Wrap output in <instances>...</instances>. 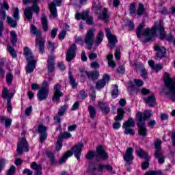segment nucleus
I'll list each match as a JSON object with an SVG mask.
<instances>
[{
  "mask_svg": "<svg viewBox=\"0 0 175 175\" xmlns=\"http://www.w3.org/2000/svg\"><path fill=\"white\" fill-rule=\"evenodd\" d=\"M144 28V24L141 23L136 29V34L139 39L142 38L143 35L146 38L143 41L144 43H148L150 40H152L157 36V31L160 33V39L162 40L166 37V33H165V29H163V23L162 22H156L154 27L150 30L147 28L143 31Z\"/></svg>",
  "mask_w": 175,
  "mask_h": 175,
  "instance_id": "1",
  "label": "nucleus"
},
{
  "mask_svg": "<svg viewBox=\"0 0 175 175\" xmlns=\"http://www.w3.org/2000/svg\"><path fill=\"white\" fill-rule=\"evenodd\" d=\"M164 83L166 88L163 90V94L167 95L168 99L172 102H175V81L171 78L164 79Z\"/></svg>",
  "mask_w": 175,
  "mask_h": 175,
  "instance_id": "2",
  "label": "nucleus"
},
{
  "mask_svg": "<svg viewBox=\"0 0 175 175\" xmlns=\"http://www.w3.org/2000/svg\"><path fill=\"white\" fill-rule=\"evenodd\" d=\"M30 32H31L33 35H36V47H38L40 53H41V54H43V53H44L45 41L42 36V31H40V30H38L36 26H35L34 25H31Z\"/></svg>",
  "mask_w": 175,
  "mask_h": 175,
  "instance_id": "3",
  "label": "nucleus"
},
{
  "mask_svg": "<svg viewBox=\"0 0 175 175\" xmlns=\"http://www.w3.org/2000/svg\"><path fill=\"white\" fill-rule=\"evenodd\" d=\"M83 144H78L73 148H72V150H68L64 156H63L59 161V163L60 165H62L68 159V157H72V155H74L75 158H77V161H80V157L81 155V148H83Z\"/></svg>",
  "mask_w": 175,
  "mask_h": 175,
  "instance_id": "4",
  "label": "nucleus"
},
{
  "mask_svg": "<svg viewBox=\"0 0 175 175\" xmlns=\"http://www.w3.org/2000/svg\"><path fill=\"white\" fill-rule=\"evenodd\" d=\"M137 126L138 127V134L139 136L146 137L147 136V127H146V122L143 120V113L138 112L137 113Z\"/></svg>",
  "mask_w": 175,
  "mask_h": 175,
  "instance_id": "5",
  "label": "nucleus"
},
{
  "mask_svg": "<svg viewBox=\"0 0 175 175\" xmlns=\"http://www.w3.org/2000/svg\"><path fill=\"white\" fill-rule=\"evenodd\" d=\"M107 170V172H113V166L111 165H100V164H94L90 163L89 165V172L91 173H95L98 172V173H103V170Z\"/></svg>",
  "mask_w": 175,
  "mask_h": 175,
  "instance_id": "6",
  "label": "nucleus"
},
{
  "mask_svg": "<svg viewBox=\"0 0 175 175\" xmlns=\"http://www.w3.org/2000/svg\"><path fill=\"white\" fill-rule=\"evenodd\" d=\"M47 98H49V83L47 81H44L37 93V98L40 102H42V100H46Z\"/></svg>",
  "mask_w": 175,
  "mask_h": 175,
  "instance_id": "7",
  "label": "nucleus"
},
{
  "mask_svg": "<svg viewBox=\"0 0 175 175\" xmlns=\"http://www.w3.org/2000/svg\"><path fill=\"white\" fill-rule=\"evenodd\" d=\"M161 144H162V141L161 139H157L154 142V158L157 159L159 163H165V156L162 151L161 150Z\"/></svg>",
  "mask_w": 175,
  "mask_h": 175,
  "instance_id": "8",
  "label": "nucleus"
},
{
  "mask_svg": "<svg viewBox=\"0 0 175 175\" xmlns=\"http://www.w3.org/2000/svg\"><path fill=\"white\" fill-rule=\"evenodd\" d=\"M37 1H33L32 7H27L24 10L25 16L27 20H32V17L33 14L32 12H35V13H39L40 8L38 6Z\"/></svg>",
  "mask_w": 175,
  "mask_h": 175,
  "instance_id": "9",
  "label": "nucleus"
},
{
  "mask_svg": "<svg viewBox=\"0 0 175 175\" xmlns=\"http://www.w3.org/2000/svg\"><path fill=\"white\" fill-rule=\"evenodd\" d=\"M135 125H136V123L132 118H129L128 120L124 122L122 129H124V135H135V131L131 129L135 126Z\"/></svg>",
  "mask_w": 175,
  "mask_h": 175,
  "instance_id": "10",
  "label": "nucleus"
},
{
  "mask_svg": "<svg viewBox=\"0 0 175 175\" xmlns=\"http://www.w3.org/2000/svg\"><path fill=\"white\" fill-rule=\"evenodd\" d=\"M125 117V110L122 108L118 109V116L114 118L115 122L113 124V129H120L121 128L120 121Z\"/></svg>",
  "mask_w": 175,
  "mask_h": 175,
  "instance_id": "11",
  "label": "nucleus"
},
{
  "mask_svg": "<svg viewBox=\"0 0 175 175\" xmlns=\"http://www.w3.org/2000/svg\"><path fill=\"white\" fill-rule=\"evenodd\" d=\"M95 29H90L87 33L84 38V42L88 46V49L91 50L92 46H94V40H95Z\"/></svg>",
  "mask_w": 175,
  "mask_h": 175,
  "instance_id": "12",
  "label": "nucleus"
},
{
  "mask_svg": "<svg viewBox=\"0 0 175 175\" xmlns=\"http://www.w3.org/2000/svg\"><path fill=\"white\" fill-rule=\"evenodd\" d=\"M16 151L18 155H23L24 154L23 151L28 152L29 151V146H28V142L27 139L21 138L17 145Z\"/></svg>",
  "mask_w": 175,
  "mask_h": 175,
  "instance_id": "13",
  "label": "nucleus"
},
{
  "mask_svg": "<svg viewBox=\"0 0 175 175\" xmlns=\"http://www.w3.org/2000/svg\"><path fill=\"white\" fill-rule=\"evenodd\" d=\"M13 17L14 19L10 16H7V21L10 27H12V28H16L17 27V21L20 19V10H18V8H16L14 9Z\"/></svg>",
  "mask_w": 175,
  "mask_h": 175,
  "instance_id": "14",
  "label": "nucleus"
},
{
  "mask_svg": "<svg viewBox=\"0 0 175 175\" xmlns=\"http://www.w3.org/2000/svg\"><path fill=\"white\" fill-rule=\"evenodd\" d=\"M61 3H62V0H53V1L49 5V9L51 12V18H57V17H58L57 6H61Z\"/></svg>",
  "mask_w": 175,
  "mask_h": 175,
  "instance_id": "15",
  "label": "nucleus"
},
{
  "mask_svg": "<svg viewBox=\"0 0 175 175\" xmlns=\"http://www.w3.org/2000/svg\"><path fill=\"white\" fill-rule=\"evenodd\" d=\"M14 96V94L11 92L9 93V90H8V88H4L2 91V97L4 99H7V106H8V113H12V110L13 107H12V103H10L12 101V98Z\"/></svg>",
  "mask_w": 175,
  "mask_h": 175,
  "instance_id": "16",
  "label": "nucleus"
},
{
  "mask_svg": "<svg viewBox=\"0 0 175 175\" xmlns=\"http://www.w3.org/2000/svg\"><path fill=\"white\" fill-rule=\"evenodd\" d=\"M61 84L57 83L53 87V96L52 98L53 102H59L61 97L64 96V92L61 91Z\"/></svg>",
  "mask_w": 175,
  "mask_h": 175,
  "instance_id": "17",
  "label": "nucleus"
},
{
  "mask_svg": "<svg viewBox=\"0 0 175 175\" xmlns=\"http://www.w3.org/2000/svg\"><path fill=\"white\" fill-rule=\"evenodd\" d=\"M123 159L127 165H132L133 163L135 157L133 156V148L132 147L127 148L126 153L123 155Z\"/></svg>",
  "mask_w": 175,
  "mask_h": 175,
  "instance_id": "18",
  "label": "nucleus"
},
{
  "mask_svg": "<svg viewBox=\"0 0 175 175\" xmlns=\"http://www.w3.org/2000/svg\"><path fill=\"white\" fill-rule=\"evenodd\" d=\"M105 35L109 40L110 49H114V47H116V43H118V40H117V36L111 34V31L109 28L105 29Z\"/></svg>",
  "mask_w": 175,
  "mask_h": 175,
  "instance_id": "19",
  "label": "nucleus"
},
{
  "mask_svg": "<svg viewBox=\"0 0 175 175\" xmlns=\"http://www.w3.org/2000/svg\"><path fill=\"white\" fill-rule=\"evenodd\" d=\"M76 51H77V46H76V44H71L67 51L66 56V61L70 62V61H72V59L76 57Z\"/></svg>",
  "mask_w": 175,
  "mask_h": 175,
  "instance_id": "20",
  "label": "nucleus"
},
{
  "mask_svg": "<svg viewBox=\"0 0 175 175\" xmlns=\"http://www.w3.org/2000/svg\"><path fill=\"white\" fill-rule=\"evenodd\" d=\"M47 127L46 126H44L43 124H40L38 126V132L40 134V142L41 144H43V142L47 139Z\"/></svg>",
  "mask_w": 175,
  "mask_h": 175,
  "instance_id": "21",
  "label": "nucleus"
},
{
  "mask_svg": "<svg viewBox=\"0 0 175 175\" xmlns=\"http://www.w3.org/2000/svg\"><path fill=\"white\" fill-rule=\"evenodd\" d=\"M110 81V76H109L107 74H105L103 79L98 80L96 83V90H102L103 87L106 85L107 83H109Z\"/></svg>",
  "mask_w": 175,
  "mask_h": 175,
  "instance_id": "22",
  "label": "nucleus"
},
{
  "mask_svg": "<svg viewBox=\"0 0 175 175\" xmlns=\"http://www.w3.org/2000/svg\"><path fill=\"white\" fill-rule=\"evenodd\" d=\"M135 152L139 158H142L145 161H150V156H148L147 152H146V151H144L142 148L136 146Z\"/></svg>",
  "mask_w": 175,
  "mask_h": 175,
  "instance_id": "23",
  "label": "nucleus"
},
{
  "mask_svg": "<svg viewBox=\"0 0 175 175\" xmlns=\"http://www.w3.org/2000/svg\"><path fill=\"white\" fill-rule=\"evenodd\" d=\"M143 100H144V102L146 105H148L150 107H154L155 106L156 98H155V95L154 94L148 96L147 98L144 97Z\"/></svg>",
  "mask_w": 175,
  "mask_h": 175,
  "instance_id": "24",
  "label": "nucleus"
},
{
  "mask_svg": "<svg viewBox=\"0 0 175 175\" xmlns=\"http://www.w3.org/2000/svg\"><path fill=\"white\" fill-rule=\"evenodd\" d=\"M96 151L103 161H107L109 159V155H107V153L106 152V150L103 148V146L99 145L96 149Z\"/></svg>",
  "mask_w": 175,
  "mask_h": 175,
  "instance_id": "25",
  "label": "nucleus"
},
{
  "mask_svg": "<svg viewBox=\"0 0 175 175\" xmlns=\"http://www.w3.org/2000/svg\"><path fill=\"white\" fill-rule=\"evenodd\" d=\"M23 54H24L27 62H32V61H36V60H35V59L33 57L32 51L27 46L24 48Z\"/></svg>",
  "mask_w": 175,
  "mask_h": 175,
  "instance_id": "26",
  "label": "nucleus"
},
{
  "mask_svg": "<svg viewBox=\"0 0 175 175\" xmlns=\"http://www.w3.org/2000/svg\"><path fill=\"white\" fill-rule=\"evenodd\" d=\"M98 107L104 114H109V113H110V107H109L107 103L98 101Z\"/></svg>",
  "mask_w": 175,
  "mask_h": 175,
  "instance_id": "27",
  "label": "nucleus"
},
{
  "mask_svg": "<svg viewBox=\"0 0 175 175\" xmlns=\"http://www.w3.org/2000/svg\"><path fill=\"white\" fill-rule=\"evenodd\" d=\"M154 50L157 51L156 55L157 58H159V59H161V58H163V57H165L166 54V49H165V47L156 46L154 47Z\"/></svg>",
  "mask_w": 175,
  "mask_h": 175,
  "instance_id": "28",
  "label": "nucleus"
},
{
  "mask_svg": "<svg viewBox=\"0 0 175 175\" xmlns=\"http://www.w3.org/2000/svg\"><path fill=\"white\" fill-rule=\"evenodd\" d=\"M55 59V56L51 55L48 57V72L52 73L54 70V61Z\"/></svg>",
  "mask_w": 175,
  "mask_h": 175,
  "instance_id": "29",
  "label": "nucleus"
},
{
  "mask_svg": "<svg viewBox=\"0 0 175 175\" xmlns=\"http://www.w3.org/2000/svg\"><path fill=\"white\" fill-rule=\"evenodd\" d=\"M36 68V61L27 62V65L26 66V74L32 73Z\"/></svg>",
  "mask_w": 175,
  "mask_h": 175,
  "instance_id": "30",
  "label": "nucleus"
},
{
  "mask_svg": "<svg viewBox=\"0 0 175 175\" xmlns=\"http://www.w3.org/2000/svg\"><path fill=\"white\" fill-rule=\"evenodd\" d=\"M90 16V10H85L81 13H77L75 14L76 20H85Z\"/></svg>",
  "mask_w": 175,
  "mask_h": 175,
  "instance_id": "31",
  "label": "nucleus"
},
{
  "mask_svg": "<svg viewBox=\"0 0 175 175\" xmlns=\"http://www.w3.org/2000/svg\"><path fill=\"white\" fill-rule=\"evenodd\" d=\"M105 35L103 34V31H98V35L96 37V40L94 42V46L96 47H98V46H100L102 43V42H103V38H104Z\"/></svg>",
  "mask_w": 175,
  "mask_h": 175,
  "instance_id": "32",
  "label": "nucleus"
},
{
  "mask_svg": "<svg viewBox=\"0 0 175 175\" xmlns=\"http://www.w3.org/2000/svg\"><path fill=\"white\" fill-rule=\"evenodd\" d=\"M41 23L43 31L47 32L49 31V23L47 22V16L45 14H42L41 16Z\"/></svg>",
  "mask_w": 175,
  "mask_h": 175,
  "instance_id": "33",
  "label": "nucleus"
},
{
  "mask_svg": "<svg viewBox=\"0 0 175 175\" xmlns=\"http://www.w3.org/2000/svg\"><path fill=\"white\" fill-rule=\"evenodd\" d=\"M88 78L90 80H98L99 79V71L98 70H94L92 72H89V75Z\"/></svg>",
  "mask_w": 175,
  "mask_h": 175,
  "instance_id": "34",
  "label": "nucleus"
},
{
  "mask_svg": "<svg viewBox=\"0 0 175 175\" xmlns=\"http://www.w3.org/2000/svg\"><path fill=\"white\" fill-rule=\"evenodd\" d=\"M46 157L49 159L51 165H57V161H55V157H54V154L51 152L50 150L46 151Z\"/></svg>",
  "mask_w": 175,
  "mask_h": 175,
  "instance_id": "35",
  "label": "nucleus"
},
{
  "mask_svg": "<svg viewBox=\"0 0 175 175\" xmlns=\"http://www.w3.org/2000/svg\"><path fill=\"white\" fill-rule=\"evenodd\" d=\"M10 40L13 46H16V44L17 43V40H18V38H17V33H16L15 31H12L10 32Z\"/></svg>",
  "mask_w": 175,
  "mask_h": 175,
  "instance_id": "36",
  "label": "nucleus"
},
{
  "mask_svg": "<svg viewBox=\"0 0 175 175\" xmlns=\"http://www.w3.org/2000/svg\"><path fill=\"white\" fill-rule=\"evenodd\" d=\"M0 120L2 124H5V128H10V125H12V119H6L5 116H1Z\"/></svg>",
  "mask_w": 175,
  "mask_h": 175,
  "instance_id": "37",
  "label": "nucleus"
},
{
  "mask_svg": "<svg viewBox=\"0 0 175 175\" xmlns=\"http://www.w3.org/2000/svg\"><path fill=\"white\" fill-rule=\"evenodd\" d=\"M88 109L90 118L92 120H94L95 116H96V110H95V107H92V105H89Z\"/></svg>",
  "mask_w": 175,
  "mask_h": 175,
  "instance_id": "38",
  "label": "nucleus"
},
{
  "mask_svg": "<svg viewBox=\"0 0 175 175\" xmlns=\"http://www.w3.org/2000/svg\"><path fill=\"white\" fill-rule=\"evenodd\" d=\"M152 117V111L148 109L144 112V116L142 115V120L146 122V120H150V118Z\"/></svg>",
  "mask_w": 175,
  "mask_h": 175,
  "instance_id": "39",
  "label": "nucleus"
},
{
  "mask_svg": "<svg viewBox=\"0 0 175 175\" xmlns=\"http://www.w3.org/2000/svg\"><path fill=\"white\" fill-rule=\"evenodd\" d=\"M113 58H114L113 54H109L107 56V59L108 61V65L110 68H116V63L113 61Z\"/></svg>",
  "mask_w": 175,
  "mask_h": 175,
  "instance_id": "40",
  "label": "nucleus"
},
{
  "mask_svg": "<svg viewBox=\"0 0 175 175\" xmlns=\"http://www.w3.org/2000/svg\"><path fill=\"white\" fill-rule=\"evenodd\" d=\"M68 77L70 79V84H71V87L72 88H76L77 87V83H76V80L70 71L68 72Z\"/></svg>",
  "mask_w": 175,
  "mask_h": 175,
  "instance_id": "41",
  "label": "nucleus"
},
{
  "mask_svg": "<svg viewBox=\"0 0 175 175\" xmlns=\"http://www.w3.org/2000/svg\"><path fill=\"white\" fill-rule=\"evenodd\" d=\"M144 13H146L144 5H143V3H139L137 8V16H143Z\"/></svg>",
  "mask_w": 175,
  "mask_h": 175,
  "instance_id": "42",
  "label": "nucleus"
},
{
  "mask_svg": "<svg viewBox=\"0 0 175 175\" xmlns=\"http://www.w3.org/2000/svg\"><path fill=\"white\" fill-rule=\"evenodd\" d=\"M98 18H100V20H107V18H109V14H107V8H104L103 14H98Z\"/></svg>",
  "mask_w": 175,
  "mask_h": 175,
  "instance_id": "43",
  "label": "nucleus"
},
{
  "mask_svg": "<svg viewBox=\"0 0 175 175\" xmlns=\"http://www.w3.org/2000/svg\"><path fill=\"white\" fill-rule=\"evenodd\" d=\"M31 167L33 169V170H36V172L38 170H42V166L41 164H38L37 162L33 161L31 163Z\"/></svg>",
  "mask_w": 175,
  "mask_h": 175,
  "instance_id": "44",
  "label": "nucleus"
},
{
  "mask_svg": "<svg viewBox=\"0 0 175 175\" xmlns=\"http://www.w3.org/2000/svg\"><path fill=\"white\" fill-rule=\"evenodd\" d=\"M68 105H64L63 106H62L59 109V111H58V116H63L64 114H65V113L66 112V110H68Z\"/></svg>",
  "mask_w": 175,
  "mask_h": 175,
  "instance_id": "45",
  "label": "nucleus"
},
{
  "mask_svg": "<svg viewBox=\"0 0 175 175\" xmlns=\"http://www.w3.org/2000/svg\"><path fill=\"white\" fill-rule=\"evenodd\" d=\"M5 79L8 85H12V83H13V74L12 72H8L6 75Z\"/></svg>",
  "mask_w": 175,
  "mask_h": 175,
  "instance_id": "46",
  "label": "nucleus"
},
{
  "mask_svg": "<svg viewBox=\"0 0 175 175\" xmlns=\"http://www.w3.org/2000/svg\"><path fill=\"white\" fill-rule=\"evenodd\" d=\"M141 66V76L143 79H148V75L147 74V70L143 66V64H140Z\"/></svg>",
  "mask_w": 175,
  "mask_h": 175,
  "instance_id": "47",
  "label": "nucleus"
},
{
  "mask_svg": "<svg viewBox=\"0 0 175 175\" xmlns=\"http://www.w3.org/2000/svg\"><path fill=\"white\" fill-rule=\"evenodd\" d=\"M111 94L113 98H117V96H118V85H113V88L112 89Z\"/></svg>",
  "mask_w": 175,
  "mask_h": 175,
  "instance_id": "48",
  "label": "nucleus"
},
{
  "mask_svg": "<svg viewBox=\"0 0 175 175\" xmlns=\"http://www.w3.org/2000/svg\"><path fill=\"white\" fill-rule=\"evenodd\" d=\"M85 158L89 161H92V159L95 158V151L94 150L89 151L87 155L85 156Z\"/></svg>",
  "mask_w": 175,
  "mask_h": 175,
  "instance_id": "49",
  "label": "nucleus"
},
{
  "mask_svg": "<svg viewBox=\"0 0 175 175\" xmlns=\"http://www.w3.org/2000/svg\"><path fill=\"white\" fill-rule=\"evenodd\" d=\"M8 50L10 55H12V57L13 58H16V57H17V53H16V51H14V49L13 47L8 46Z\"/></svg>",
  "mask_w": 175,
  "mask_h": 175,
  "instance_id": "50",
  "label": "nucleus"
},
{
  "mask_svg": "<svg viewBox=\"0 0 175 175\" xmlns=\"http://www.w3.org/2000/svg\"><path fill=\"white\" fill-rule=\"evenodd\" d=\"M62 148V137H58L56 143V150L59 151Z\"/></svg>",
  "mask_w": 175,
  "mask_h": 175,
  "instance_id": "51",
  "label": "nucleus"
},
{
  "mask_svg": "<svg viewBox=\"0 0 175 175\" xmlns=\"http://www.w3.org/2000/svg\"><path fill=\"white\" fill-rule=\"evenodd\" d=\"M59 137H62V139H69L72 137V134H70V133L65 131L64 133H62Z\"/></svg>",
  "mask_w": 175,
  "mask_h": 175,
  "instance_id": "52",
  "label": "nucleus"
},
{
  "mask_svg": "<svg viewBox=\"0 0 175 175\" xmlns=\"http://www.w3.org/2000/svg\"><path fill=\"white\" fill-rule=\"evenodd\" d=\"M129 12L131 16H133V14L136 13V5L135 4H131L129 8Z\"/></svg>",
  "mask_w": 175,
  "mask_h": 175,
  "instance_id": "53",
  "label": "nucleus"
},
{
  "mask_svg": "<svg viewBox=\"0 0 175 175\" xmlns=\"http://www.w3.org/2000/svg\"><path fill=\"white\" fill-rule=\"evenodd\" d=\"M65 36H66V31L62 30L58 35L59 40H64V39H65Z\"/></svg>",
  "mask_w": 175,
  "mask_h": 175,
  "instance_id": "54",
  "label": "nucleus"
},
{
  "mask_svg": "<svg viewBox=\"0 0 175 175\" xmlns=\"http://www.w3.org/2000/svg\"><path fill=\"white\" fill-rule=\"evenodd\" d=\"M126 27H129L130 31H133L135 29V24L132 21H128L126 23Z\"/></svg>",
  "mask_w": 175,
  "mask_h": 175,
  "instance_id": "55",
  "label": "nucleus"
},
{
  "mask_svg": "<svg viewBox=\"0 0 175 175\" xmlns=\"http://www.w3.org/2000/svg\"><path fill=\"white\" fill-rule=\"evenodd\" d=\"M6 164V160L5 159H0V174L2 172L3 167H5V165Z\"/></svg>",
  "mask_w": 175,
  "mask_h": 175,
  "instance_id": "56",
  "label": "nucleus"
},
{
  "mask_svg": "<svg viewBox=\"0 0 175 175\" xmlns=\"http://www.w3.org/2000/svg\"><path fill=\"white\" fill-rule=\"evenodd\" d=\"M86 24H88V25H93L94 24V18L91 16H89L86 19Z\"/></svg>",
  "mask_w": 175,
  "mask_h": 175,
  "instance_id": "57",
  "label": "nucleus"
},
{
  "mask_svg": "<svg viewBox=\"0 0 175 175\" xmlns=\"http://www.w3.org/2000/svg\"><path fill=\"white\" fill-rule=\"evenodd\" d=\"M115 58L116 59H120V58H121V49H120V48H118L116 50Z\"/></svg>",
  "mask_w": 175,
  "mask_h": 175,
  "instance_id": "58",
  "label": "nucleus"
},
{
  "mask_svg": "<svg viewBox=\"0 0 175 175\" xmlns=\"http://www.w3.org/2000/svg\"><path fill=\"white\" fill-rule=\"evenodd\" d=\"M14 172H16V167L14 165H12L8 170L7 175H13L14 174Z\"/></svg>",
  "mask_w": 175,
  "mask_h": 175,
  "instance_id": "59",
  "label": "nucleus"
},
{
  "mask_svg": "<svg viewBox=\"0 0 175 175\" xmlns=\"http://www.w3.org/2000/svg\"><path fill=\"white\" fill-rule=\"evenodd\" d=\"M134 83L137 87H142V85L144 84V82L140 79H134Z\"/></svg>",
  "mask_w": 175,
  "mask_h": 175,
  "instance_id": "60",
  "label": "nucleus"
},
{
  "mask_svg": "<svg viewBox=\"0 0 175 175\" xmlns=\"http://www.w3.org/2000/svg\"><path fill=\"white\" fill-rule=\"evenodd\" d=\"M91 68H93V69H99L100 68V65H99V63L98 62H93L90 64Z\"/></svg>",
  "mask_w": 175,
  "mask_h": 175,
  "instance_id": "61",
  "label": "nucleus"
},
{
  "mask_svg": "<svg viewBox=\"0 0 175 175\" xmlns=\"http://www.w3.org/2000/svg\"><path fill=\"white\" fill-rule=\"evenodd\" d=\"M63 116H59V115H58V113H57V115H55V116H54V121H55V122H56L57 124H59V123H61V117H62Z\"/></svg>",
  "mask_w": 175,
  "mask_h": 175,
  "instance_id": "62",
  "label": "nucleus"
},
{
  "mask_svg": "<svg viewBox=\"0 0 175 175\" xmlns=\"http://www.w3.org/2000/svg\"><path fill=\"white\" fill-rule=\"evenodd\" d=\"M57 32H58L57 28H55V29H52V31L51 32V37L52 38V39H54L55 38V36H57Z\"/></svg>",
  "mask_w": 175,
  "mask_h": 175,
  "instance_id": "63",
  "label": "nucleus"
},
{
  "mask_svg": "<svg viewBox=\"0 0 175 175\" xmlns=\"http://www.w3.org/2000/svg\"><path fill=\"white\" fill-rule=\"evenodd\" d=\"M0 17L3 20L6 18V11H5V10H3L2 8H0Z\"/></svg>",
  "mask_w": 175,
  "mask_h": 175,
  "instance_id": "64",
  "label": "nucleus"
}]
</instances>
